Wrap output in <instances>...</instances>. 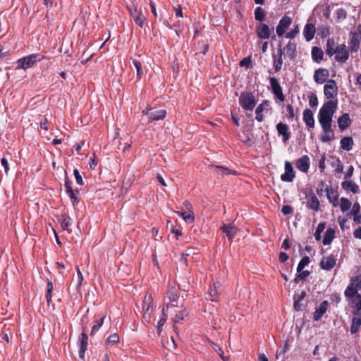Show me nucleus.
Listing matches in <instances>:
<instances>
[{
	"instance_id": "774afa93",
	"label": "nucleus",
	"mask_w": 361,
	"mask_h": 361,
	"mask_svg": "<svg viewBox=\"0 0 361 361\" xmlns=\"http://www.w3.org/2000/svg\"><path fill=\"white\" fill-rule=\"evenodd\" d=\"M353 235L355 238L361 239V226L354 231Z\"/></svg>"
},
{
	"instance_id": "4be33fe9",
	"label": "nucleus",
	"mask_w": 361,
	"mask_h": 361,
	"mask_svg": "<svg viewBox=\"0 0 361 361\" xmlns=\"http://www.w3.org/2000/svg\"><path fill=\"white\" fill-rule=\"evenodd\" d=\"M338 126L341 130L347 129L351 124V120L348 114H343L338 118Z\"/></svg>"
},
{
	"instance_id": "f257e3e1",
	"label": "nucleus",
	"mask_w": 361,
	"mask_h": 361,
	"mask_svg": "<svg viewBox=\"0 0 361 361\" xmlns=\"http://www.w3.org/2000/svg\"><path fill=\"white\" fill-rule=\"evenodd\" d=\"M337 105V100H329L319 109L318 121L324 132V134L320 137V140L322 142H329L335 139V133L332 129V121Z\"/></svg>"
},
{
	"instance_id": "ea45409f",
	"label": "nucleus",
	"mask_w": 361,
	"mask_h": 361,
	"mask_svg": "<svg viewBox=\"0 0 361 361\" xmlns=\"http://www.w3.org/2000/svg\"><path fill=\"white\" fill-rule=\"evenodd\" d=\"M166 295L167 298L169 300V302L171 303V305L176 307L177 305L176 304L174 303L177 298V291L176 288H171L170 290H168Z\"/></svg>"
},
{
	"instance_id": "7c9ffc66",
	"label": "nucleus",
	"mask_w": 361,
	"mask_h": 361,
	"mask_svg": "<svg viewBox=\"0 0 361 361\" xmlns=\"http://www.w3.org/2000/svg\"><path fill=\"white\" fill-rule=\"evenodd\" d=\"M87 341H88L87 335L83 331L81 334L80 345V350H79V355H80V357H84L85 353L87 350Z\"/></svg>"
},
{
	"instance_id": "a18cd8bd",
	"label": "nucleus",
	"mask_w": 361,
	"mask_h": 361,
	"mask_svg": "<svg viewBox=\"0 0 361 361\" xmlns=\"http://www.w3.org/2000/svg\"><path fill=\"white\" fill-rule=\"evenodd\" d=\"M326 224L324 222H321L318 224L315 233L314 234L315 239L319 241L321 240V234L324 231L325 228Z\"/></svg>"
},
{
	"instance_id": "6e6d98bb",
	"label": "nucleus",
	"mask_w": 361,
	"mask_h": 361,
	"mask_svg": "<svg viewBox=\"0 0 361 361\" xmlns=\"http://www.w3.org/2000/svg\"><path fill=\"white\" fill-rule=\"evenodd\" d=\"M299 32L298 25H296L293 29L286 33V37L288 39H293Z\"/></svg>"
},
{
	"instance_id": "20e7f679",
	"label": "nucleus",
	"mask_w": 361,
	"mask_h": 361,
	"mask_svg": "<svg viewBox=\"0 0 361 361\" xmlns=\"http://www.w3.org/2000/svg\"><path fill=\"white\" fill-rule=\"evenodd\" d=\"M44 56L39 54H32L29 56L20 58L18 59V66L16 68V70L23 69L26 70L32 67L37 61H40Z\"/></svg>"
},
{
	"instance_id": "58836bf2",
	"label": "nucleus",
	"mask_w": 361,
	"mask_h": 361,
	"mask_svg": "<svg viewBox=\"0 0 361 361\" xmlns=\"http://www.w3.org/2000/svg\"><path fill=\"white\" fill-rule=\"evenodd\" d=\"M169 308V305H167L166 307H163V315L162 317H161V319H159V321L158 322V324H157V332L159 334V335H160L161 334V328L162 326L164 325L166 321V319H167V314H165V311Z\"/></svg>"
},
{
	"instance_id": "393cba45",
	"label": "nucleus",
	"mask_w": 361,
	"mask_h": 361,
	"mask_svg": "<svg viewBox=\"0 0 361 361\" xmlns=\"http://www.w3.org/2000/svg\"><path fill=\"white\" fill-rule=\"evenodd\" d=\"M152 113L149 114V122L154 121L163 120L166 115V111L164 109L154 110L152 109Z\"/></svg>"
},
{
	"instance_id": "c85d7f7f",
	"label": "nucleus",
	"mask_w": 361,
	"mask_h": 361,
	"mask_svg": "<svg viewBox=\"0 0 361 361\" xmlns=\"http://www.w3.org/2000/svg\"><path fill=\"white\" fill-rule=\"evenodd\" d=\"M360 39L357 33H353L350 41L351 51L357 52L360 49Z\"/></svg>"
},
{
	"instance_id": "4d7b16f0",
	"label": "nucleus",
	"mask_w": 361,
	"mask_h": 361,
	"mask_svg": "<svg viewBox=\"0 0 361 361\" xmlns=\"http://www.w3.org/2000/svg\"><path fill=\"white\" fill-rule=\"evenodd\" d=\"M347 16L346 11L343 8H339L336 11V17L339 20H344Z\"/></svg>"
},
{
	"instance_id": "6ab92c4d",
	"label": "nucleus",
	"mask_w": 361,
	"mask_h": 361,
	"mask_svg": "<svg viewBox=\"0 0 361 361\" xmlns=\"http://www.w3.org/2000/svg\"><path fill=\"white\" fill-rule=\"evenodd\" d=\"M303 121L306 126L310 128H314L315 121L312 111L309 109H305L303 111Z\"/></svg>"
},
{
	"instance_id": "13d9d810",
	"label": "nucleus",
	"mask_w": 361,
	"mask_h": 361,
	"mask_svg": "<svg viewBox=\"0 0 361 361\" xmlns=\"http://www.w3.org/2000/svg\"><path fill=\"white\" fill-rule=\"evenodd\" d=\"M309 104L312 108H315L318 106V99L316 94H313L310 97Z\"/></svg>"
},
{
	"instance_id": "6e6552de",
	"label": "nucleus",
	"mask_w": 361,
	"mask_h": 361,
	"mask_svg": "<svg viewBox=\"0 0 361 361\" xmlns=\"http://www.w3.org/2000/svg\"><path fill=\"white\" fill-rule=\"evenodd\" d=\"M274 31V27H269L265 23H259L256 27V32L257 37L261 39H267L271 37V32Z\"/></svg>"
},
{
	"instance_id": "cd10ccee",
	"label": "nucleus",
	"mask_w": 361,
	"mask_h": 361,
	"mask_svg": "<svg viewBox=\"0 0 361 361\" xmlns=\"http://www.w3.org/2000/svg\"><path fill=\"white\" fill-rule=\"evenodd\" d=\"M297 45L295 42H288L285 47L286 55L290 59H293L296 56Z\"/></svg>"
},
{
	"instance_id": "4468645a",
	"label": "nucleus",
	"mask_w": 361,
	"mask_h": 361,
	"mask_svg": "<svg viewBox=\"0 0 361 361\" xmlns=\"http://www.w3.org/2000/svg\"><path fill=\"white\" fill-rule=\"evenodd\" d=\"M336 262V257L334 255H329L326 257L322 258V259L320 262V266L323 269L329 271L335 267Z\"/></svg>"
},
{
	"instance_id": "338daca9",
	"label": "nucleus",
	"mask_w": 361,
	"mask_h": 361,
	"mask_svg": "<svg viewBox=\"0 0 361 361\" xmlns=\"http://www.w3.org/2000/svg\"><path fill=\"white\" fill-rule=\"evenodd\" d=\"M289 257L288 255L285 252H280L279 259L280 262H285L288 259Z\"/></svg>"
},
{
	"instance_id": "864d4df0",
	"label": "nucleus",
	"mask_w": 361,
	"mask_h": 361,
	"mask_svg": "<svg viewBox=\"0 0 361 361\" xmlns=\"http://www.w3.org/2000/svg\"><path fill=\"white\" fill-rule=\"evenodd\" d=\"M360 204L358 202H355L353 205L351 211H350L347 215L351 216V215H357L360 213Z\"/></svg>"
},
{
	"instance_id": "473e14b6",
	"label": "nucleus",
	"mask_w": 361,
	"mask_h": 361,
	"mask_svg": "<svg viewBox=\"0 0 361 361\" xmlns=\"http://www.w3.org/2000/svg\"><path fill=\"white\" fill-rule=\"evenodd\" d=\"M353 140L351 137H344L341 140V147L343 149L350 151L353 149Z\"/></svg>"
},
{
	"instance_id": "e2e57ef3",
	"label": "nucleus",
	"mask_w": 361,
	"mask_h": 361,
	"mask_svg": "<svg viewBox=\"0 0 361 361\" xmlns=\"http://www.w3.org/2000/svg\"><path fill=\"white\" fill-rule=\"evenodd\" d=\"M286 111H288V119H293L295 117V113L293 107L291 104H288L286 106Z\"/></svg>"
},
{
	"instance_id": "9b49d317",
	"label": "nucleus",
	"mask_w": 361,
	"mask_h": 361,
	"mask_svg": "<svg viewBox=\"0 0 361 361\" xmlns=\"http://www.w3.org/2000/svg\"><path fill=\"white\" fill-rule=\"evenodd\" d=\"M66 193L68 194V197H70L71 202L73 205L78 204L79 202V200L77 197V194L78 193V190H73L71 187V183L68 178L65 180V184H64Z\"/></svg>"
},
{
	"instance_id": "72a5a7b5",
	"label": "nucleus",
	"mask_w": 361,
	"mask_h": 361,
	"mask_svg": "<svg viewBox=\"0 0 361 361\" xmlns=\"http://www.w3.org/2000/svg\"><path fill=\"white\" fill-rule=\"evenodd\" d=\"M349 298L351 300L353 307L355 309L354 312L361 313V295H354Z\"/></svg>"
},
{
	"instance_id": "aec40b11",
	"label": "nucleus",
	"mask_w": 361,
	"mask_h": 361,
	"mask_svg": "<svg viewBox=\"0 0 361 361\" xmlns=\"http://www.w3.org/2000/svg\"><path fill=\"white\" fill-rule=\"evenodd\" d=\"M326 196L329 201L332 204L334 207H337L339 204L338 202V193L336 190L331 188L327 187L326 188Z\"/></svg>"
},
{
	"instance_id": "b1692460",
	"label": "nucleus",
	"mask_w": 361,
	"mask_h": 361,
	"mask_svg": "<svg viewBox=\"0 0 361 361\" xmlns=\"http://www.w3.org/2000/svg\"><path fill=\"white\" fill-rule=\"evenodd\" d=\"M237 228L233 224H224L222 226L223 232L226 234L228 239L230 241L233 240V238H234L237 232Z\"/></svg>"
},
{
	"instance_id": "09e8293b",
	"label": "nucleus",
	"mask_w": 361,
	"mask_h": 361,
	"mask_svg": "<svg viewBox=\"0 0 361 361\" xmlns=\"http://www.w3.org/2000/svg\"><path fill=\"white\" fill-rule=\"evenodd\" d=\"M119 343V336L117 334L110 335L106 339V344L114 345Z\"/></svg>"
},
{
	"instance_id": "0eeeda50",
	"label": "nucleus",
	"mask_w": 361,
	"mask_h": 361,
	"mask_svg": "<svg viewBox=\"0 0 361 361\" xmlns=\"http://www.w3.org/2000/svg\"><path fill=\"white\" fill-rule=\"evenodd\" d=\"M292 23V19L288 16H284L276 27V32L279 37H282Z\"/></svg>"
},
{
	"instance_id": "2f4dec72",
	"label": "nucleus",
	"mask_w": 361,
	"mask_h": 361,
	"mask_svg": "<svg viewBox=\"0 0 361 361\" xmlns=\"http://www.w3.org/2000/svg\"><path fill=\"white\" fill-rule=\"evenodd\" d=\"M334 238L335 230L334 228H329L325 232L322 243L324 245H329L331 243Z\"/></svg>"
},
{
	"instance_id": "bb28decb",
	"label": "nucleus",
	"mask_w": 361,
	"mask_h": 361,
	"mask_svg": "<svg viewBox=\"0 0 361 361\" xmlns=\"http://www.w3.org/2000/svg\"><path fill=\"white\" fill-rule=\"evenodd\" d=\"M342 188L345 190H350L353 194L358 193L359 186L352 180H345L341 183Z\"/></svg>"
},
{
	"instance_id": "c9c22d12",
	"label": "nucleus",
	"mask_w": 361,
	"mask_h": 361,
	"mask_svg": "<svg viewBox=\"0 0 361 361\" xmlns=\"http://www.w3.org/2000/svg\"><path fill=\"white\" fill-rule=\"evenodd\" d=\"M307 206L309 208L317 211L319 208V201L316 195H312L310 196L307 201Z\"/></svg>"
},
{
	"instance_id": "4c0bfd02",
	"label": "nucleus",
	"mask_w": 361,
	"mask_h": 361,
	"mask_svg": "<svg viewBox=\"0 0 361 361\" xmlns=\"http://www.w3.org/2000/svg\"><path fill=\"white\" fill-rule=\"evenodd\" d=\"M177 214L180 216L188 224H192L195 220V216L191 211L177 212Z\"/></svg>"
},
{
	"instance_id": "7ed1b4c3",
	"label": "nucleus",
	"mask_w": 361,
	"mask_h": 361,
	"mask_svg": "<svg viewBox=\"0 0 361 361\" xmlns=\"http://www.w3.org/2000/svg\"><path fill=\"white\" fill-rule=\"evenodd\" d=\"M239 104L245 111H252L257 104V100L253 93L243 92L239 97Z\"/></svg>"
},
{
	"instance_id": "0e129e2a",
	"label": "nucleus",
	"mask_w": 361,
	"mask_h": 361,
	"mask_svg": "<svg viewBox=\"0 0 361 361\" xmlns=\"http://www.w3.org/2000/svg\"><path fill=\"white\" fill-rule=\"evenodd\" d=\"M281 212L284 215L290 214L293 212V208L290 205H283Z\"/></svg>"
},
{
	"instance_id": "bf43d9fd",
	"label": "nucleus",
	"mask_w": 361,
	"mask_h": 361,
	"mask_svg": "<svg viewBox=\"0 0 361 361\" xmlns=\"http://www.w3.org/2000/svg\"><path fill=\"white\" fill-rule=\"evenodd\" d=\"M76 271H77V283H78L77 286H78V288H79L82 285L84 278H83L81 271L80 270V269L78 267H76Z\"/></svg>"
},
{
	"instance_id": "dca6fc26",
	"label": "nucleus",
	"mask_w": 361,
	"mask_h": 361,
	"mask_svg": "<svg viewBox=\"0 0 361 361\" xmlns=\"http://www.w3.org/2000/svg\"><path fill=\"white\" fill-rule=\"evenodd\" d=\"M221 290V284L218 282L214 283L213 286L209 288L207 299L211 301H217L219 300Z\"/></svg>"
},
{
	"instance_id": "f03ea898",
	"label": "nucleus",
	"mask_w": 361,
	"mask_h": 361,
	"mask_svg": "<svg viewBox=\"0 0 361 361\" xmlns=\"http://www.w3.org/2000/svg\"><path fill=\"white\" fill-rule=\"evenodd\" d=\"M326 53L329 56L334 55L335 60L341 63H345L349 58L348 47L344 44H336L333 39H327Z\"/></svg>"
},
{
	"instance_id": "de8ad7c7",
	"label": "nucleus",
	"mask_w": 361,
	"mask_h": 361,
	"mask_svg": "<svg viewBox=\"0 0 361 361\" xmlns=\"http://www.w3.org/2000/svg\"><path fill=\"white\" fill-rule=\"evenodd\" d=\"M310 263V257L308 256L303 257L300 261L298 267L297 272H300L303 269Z\"/></svg>"
},
{
	"instance_id": "e433bc0d",
	"label": "nucleus",
	"mask_w": 361,
	"mask_h": 361,
	"mask_svg": "<svg viewBox=\"0 0 361 361\" xmlns=\"http://www.w3.org/2000/svg\"><path fill=\"white\" fill-rule=\"evenodd\" d=\"M142 310L144 312H150L153 310L152 298L151 295H145L143 300Z\"/></svg>"
},
{
	"instance_id": "5fc2aeb1",
	"label": "nucleus",
	"mask_w": 361,
	"mask_h": 361,
	"mask_svg": "<svg viewBox=\"0 0 361 361\" xmlns=\"http://www.w3.org/2000/svg\"><path fill=\"white\" fill-rule=\"evenodd\" d=\"M53 290V283L49 281L47 283V293L46 295L47 304L49 305L51 302V292Z\"/></svg>"
},
{
	"instance_id": "c03bdc74",
	"label": "nucleus",
	"mask_w": 361,
	"mask_h": 361,
	"mask_svg": "<svg viewBox=\"0 0 361 361\" xmlns=\"http://www.w3.org/2000/svg\"><path fill=\"white\" fill-rule=\"evenodd\" d=\"M266 16V13L262 7L256 8L255 11V18L256 20L262 22Z\"/></svg>"
},
{
	"instance_id": "f3484780",
	"label": "nucleus",
	"mask_w": 361,
	"mask_h": 361,
	"mask_svg": "<svg viewBox=\"0 0 361 361\" xmlns=\"http://www.w3.org/2000/svg\"><path fill=\"white\" fill-rule=\"evenodd\" d=\"M270 102L269 100H263L260 104H259L256 109H255V119L259 121L262 122L264 121V116L262 114V112L269 106Z\"/></svg>"
},
{
	"instance_id": "c756f323",
	"label": "nucleus",
	"mask_w": 361,
	"mask_h": 361,
	"mask_svg": "<svg viewBox=\"0 0 361 361\" xmlns=\"http://www.w3.org/2000/svg\"><path fill=\"white\" fill-rule=\"evenodd\" d=\"M311 54L313 61L317 63H319L323 59L324 52L322 49L318 47H313L312 48Z\"/></svg>"
},
{
	"instance_id": "052dcab7",
	"label": "nucleus",
	"mask_w": 361,
	"mask_h": 361,
	"mask_svg": "<svg viewBox=\"0 0 361 361\" xmlns=\"http://www.w3.org/2000/svg\"><path fill=\"white\" fill-rule=\"evenodd\" d=\"M252 61L250 57H245L240 61V66L241 67L249 68L251 66Z\"/></svg>"
},
{
	"instance_id": "a878e982",
	"label": "nucleus",
	"mask_w": 361,
	"mask_h": 361,
	"mask_svg": "<svg viewBox=\"0 0 361 361\" xmlns=\"http://www.w3.org/2000/svg\"><path fill=\"white\" fill-rule=\"evenodd\" d=\"M315 34L314 25L311 23H307L303 30V35L307 41H310L313 39Z\"/></svg>"
},
{
	"instance_id": "49530a36",
	"label": "nucleus",
	"mask_w": 361,
	"mask_h": 361,
	"mask_svg": "<svg viewBox=\"0 0 361 361\" xmlns=\"http://www.w3.org/2000/svg\"><path fill=\"white\" fill-rule=\"evenodd\" d=\"M188 314V312L185 310H183L180 311L178 313L176 314L173 318L174 323H180L181 322L185 317Z\"/></svg>"
},
{
	"instance_id": "423d86ee",
	"label": "nucleus",
	"mask_w": 361,
	"mask_h": 361,
	"mask_svg": "<svg viewBox=\"0 0 361 361\" xmlns=\"http://www.w3.org/2000/svg\"><path fill=\"white\" fill-rule=\"evenodd\" d=\"M270 87L274 97L281 102L285 101V95L283 93V89L281 86L279 80L274 77H270L269 78Z\"/></svg>"
},
{
	"instance_id": "79ce46f5",
	"label": "nucleus",
	"mask_w": 361,
	"mask_h": 361,
	"mask_svg": "<svg viewBox=\"0 0 361 361\" xmlns=\"http://www.w3.org/2000/svg\"><path fill=\"white\" fill-rule=\"evenodd\" d=\"M351 205L352 203L348 199L345 197L341 198L340 209L342 212H348L350 209Z\"/></svg>"
},
{
	"instance_id": "69168bd1",
	"label": "nucleus",
	"mask_w": 361,
	"mask_h": 361,
	"mask_svg": "<svg viewBox=\"0 0 361 361\" xmlns=\"http://www.w3.org/2000/svg\"><path fill=\"white\" fill-rule=\"evenodd\" d=\"M40 128L44 130H47L49 129L47 119L46 118H42L40 119Z\"/></svg>"
},
{
	"instance_id": "412c9836",
	"label": "nucleus",
	"mask_w": 361,
	"mask_h": 361,
	"mask_svg": "<svg viewBox=\"0 0 361 361\" xmlns=\"http://www.w3.org/2000/svg\"><path fill=\"white\" fill-rule=\"evenodd\" d=\"M361 326V313L353 312V317L350 326V332L354 334L357 333Z\"/></svg>"
},
{
	"instance_id": "3c124183",
	"label": "nucleus",
	"mask_w": 361,
	"mask_h": 361,
	"mask_svg": "<svg viewBox=\"0 0 361 361\" xmlns=\"http://www.w3.org/2000/svg\"><path fill=\"white\" fill-rule=\"evenodd\" d=\"M133 63L135 66V68H136V71H137V78L138 79H140L142 74H143V71H142V64L140 61H137V60H133Z\"/></svg>"
},
{
	"instance_id": "a211bd4d",
	"label": "nucleus",
	"mask_w": 361,
	"mask_h": 361,
	"mask_svg": "<svg viewBox=\"0 0 361 361\" xmlns=\"http://www.w3.org/2000/svg\"><path fill=\"white\" fill-rule=\"evenodd\" d=\"M296 167L299 171L307 173L310 169V159L308 156L304 155L300 158L296 162Z\"/></svg>"
},
{
	"instance_id": "39448f33",
	"label": "nucleus",
	"mask_w": 361,
	"mask_h": 361,
	"mask_svg": "<svg viewBox=\"0 0 361 361\" xmlns=\"http://www.w3.org/2000/svg\"><path fill=\"white\" fill-rule=\"evenodd\" d=\"M361 289V274L357 275L350 280V283L345 290L346 298H353L354 295H360L358 290Z\"/></svg>"
},
{
	"instance_id": "603ef678",
	"label": "nucleus",
	"mask_w": 361,
	"mask_h": 361,
	"mask_svg": "<svg viewBox=\"0 0 361 361\" xmlns=\"http://www.w3.org/2000/svg\"><path fill=\"white\" fill-rule=\"evenodd\" d=\"M105 317L102 316L99 320L95 321L92 326L91 334L92 335L95 331H98L102 326Z\"/></svg>"
},
{
	"instance_id": "8fccbe9b",
	"label": "nucleus",
	"mask_w": 361,
	"mask_h": 361,
	"mask_svg": "<svg viewBox=\"0 0 361 361\" xmlns=\"http://www.w3.org/2000/svg\"><path fill=\"white\" fill-rule=\"evenodd\" d=\"M310 273L309 271H302H302H300V272H298V274L296 275V276L294 279V281L295 283H298L300 281L307 278L310 275Z\"/></svg>"
},
{
	"instance_id": "37998d69",
	"label": "nucleus",
	"mask_w": 361,
	"mask_h": 361,
	"mask_svg": "<svg viewBox=\"0 0 361 361\" xmlns=\"http://www.w3.org/2000/svg\"><path fill=\"white\" fill-rule=\"evenodd\" d=\"M216 168L219 170V171H218V175L221 176H224L225 175H229V174H231V175L237 174V171L231 170L228 168H226V167H224L221 166H216Z\"/></svg>"
},
{
	"instance_id": "ddd939ff",
	"label": "nucleus",
	"mask_w": 361,
	"mask_h": 361,
	"mask_svg": "<svg viewBox=\"0 0 361 361\" xmlns=\"http://www.w3.org/2000/svg\"><path fill=\"white\" fill-rule=\"evenodd\" d=\"M283 50L279 48L276 53L273 54V66L276 73L279 72L282 68L283 65Z\"/></svg>"
},
{
	"instance_id": "1a4fd4ad",
	"label": "nucleus",
	"mask_w": 361,
	"mask_h": 361,
	"mask_svg": "<svg viewBox=\"0 0 361 361\" xmlns=\"http://www.w3.org/2000/svg\"><path fill=\"white\" fill-rule=\"evenodd\" d=\"M324 93L327 99H333L338 94V87L334 80H329L324 87Z\"/></svg>"
},
{
	"instance_id": "f704fd0d",
	"label": "nucleus",
	"mask_w": 361,
	"mask_h": 361,
	"mask_svg": "<svg viewBox=\"0 0 361 361\" xmlns=\"http://www.w3.org/2000/svg\"><path fill=\"white\" fill-rule=\"evenodd\" d=\"M135 23L140 27L143 26L144 22L145 21V17L142 14L141 11H134V15L132 16Z\"/></svg>"
},
{
	"instance_id": "2eb2a0df",
	"label": "nucleus",
	"mask_w": 361,
	"mask_h": 361,
	"mask_svg": "<svg viewBox=\"0 0 361 361\" xmlns=\"http://www.w3.org/2000/svg\"><path fill=\"white\" fill-rule=\"evenodd\" d=\"M276 130L279 135L282 136V140L284 142H286L290 139V133L288 132V126L280 122L276 125Z\"/></svg>"
},
{
	"instance_id": "9d476101",
	"label": "nucleus",
	"mask_w": 361,
	"mask_h": 361,
	"mask_svg": "<svg viewBox=\"0 0 361 361\" xmlns=\"http://www.w3.org/2000/svg\"><path fill=\"white\" fill-rule=\"evenodd\" d=\"M295 172L289 161L285 162V173L281 176V179L284 182H292L295 178Z\"/></svg>"
},
{
	"instance_id": "5701e85b",
	"label": "nucleus",
	"mask_w": 361,
	"mask_h": 361,
	"mask_svg": "<svg viewBox=\"0 0 361 361\" xmlns=\"http://www.w3.org/2000/svg\"><path fill=\"white\" fill-rule=\"evenodd\" d=\"M328 302L326 300H324L323 302H322L314 313V320H319L322 318V317L324 314V313L326 312Z\"/></svg>"
},
{
	"instance_id": "680f3d73",
	"label": "nucleus",
	"mask_w": 361,
	"mask_h": 361,
	"mask_svg": "<svg viewBox=\"0 0 361 361\" xmlns=\"http://www.w3.org/2000/svg\"><path fill=\"white\" fill-rule=\"evenodd\" d=\"M73 174H74V176H75V178L76 183H77L78 185H83L82 178V176H80L79 171H78V169H75V170L73 171Z\"/></svg>"
},
{
	"instance_id": "a19ab883",
	"label": "nucleus",
	"mask_w": 361,
	"mask_h": 361,
	"mask_svg": "<svg viewBox=\"0 0 361 361\" xmlns=\"http://www.w3.org/2000/svg\"><path fill=\"white\" fill-rule=\"evenodd\" d=\"M209 344H210L211 347L214 349V350H215L219 355V356L221 357V359L224 361H228L229 357L228 356H225L224 355V352L220 346H219L217 344H216L213 341H209Z\"/></svg>"
},
{
	"instance_id": "f8f14e48",
	"label": "nucleus",
	"mask_w": 361,
	"mask_h": 361,
	"mask_svg": "<svg viewBox=\"0 0 361 361\" xmlns=\"http://www.w3.org/2000/svg\"><path fill=\"white\" fill-rule=\"evenodd\" d=\"M329 75V72L326 68H319L314 71V80L317 84L324 83Z\"/></svg>"
}]
</instances>
